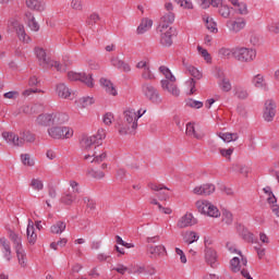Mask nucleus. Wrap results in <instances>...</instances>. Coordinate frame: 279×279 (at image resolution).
<instances>
[{"label":"nucleus","mask_w":279,"mask_h":279,"mask_svg":"<svg viewBox=\"0 0 279 279\" xmlns=\"http://www.w3.org/2000/svg\"><path fill=\"white\" fill-rule=\"evenodd\" d=\"M15 252H16L19 265H21V267H27V254L25 253V250L17 248Z\"/></svg>","instance_id":"4c0bfd02"},{"label":"nucleus","mask_w":279,"mask_h":279,"mask_svg":"<svg viewBox=\"0 0 279 279\" xmlns=\"http://www.w3.org/2000/svg\"><path fill=\"white\" fill-rule=\"evenodd\" d=\"M112 66H114V69H118L119 71H130V64L126 63L125 61L119 59V58H113L111 60Z\"/></svg>","instance_id":"2f4dec72"},{"label":"nucleus","mask_w":279,"mask_h":279,"mask_svg":"<svg viewBox=\"0 0 279 279\" xmlns=\"http://www.w3.org/2000/svg\"><path fill=\"white\" fill-rule=\"evenodd\" d=\"M234 10L241 16H247L250 14V9L247 8V3L240 1L235 7Z\"/></svg>","instance_id":"e433bc0d"},{"label":"nucleus","mask_w":279,"mask_h":279,"mask_svg":"<svg viewBox=\"0 0 279 279\" xmlns=\"http://www.w3.org/2000/svg\"><path fill=\"white\" fill-rule=\"evenodd\" d=\"M253 84H254V86H256V88H263V86H265V78L263 77V75L257 74L253 78Z\"/></svg>","instance_id":"4d7b16f0"},{"label":"nucleus","mask_w":279,"mask_h":279,"mask_svg":"<svg viewBox=\"0 0 279 279\" xmlns=\"http://www.w3.org/2000/svg\"><path fill=\"white\" fill-rule=\"evenodd\" d=\"M69 121L66 113H52V125H64Z\"/></svg>","instance_id":"c85d7f7f"},{"label":"nucleus","mask_w":279,"mask_h":279,"mask_svg":"<svg viewBox=\"0 0 279 279\" xmlns=\"http://www.w3.org/2000/svg\"><path fill=\"white\" fill-rule=\"evenodd\" d=\"M198 239L199 235H197L195 231H187L183 236V240L185 243H187V245L195 243V241H198Z\"/></svg>","instance_id":"58836bf2"},{"label":"nucleus","mask_w":279,"mask_h":279,"mask_svg":"<svg viewBox=\"0 0 279 279\" xmlns=\"http://www.w3.org/2000/svg\"><path fill=\"white\" fill-rule=\"evenodd\" d=\"M25 21L32 32H38L40 29V24H38L36 17L31 12L25 14Z\"/></svg>","instance_id":"393cba45"},{"label":"nucleus","mask_w":279,"mask_h":279,"mask_svg":"<svg viewBox=\"0 0 279 279\" xmlns=\"http://www.w3.org/2000/svg\"><path fill=\"white\" fill-rule=\"evenodd\" d=\"M235 97H238V99H247V97H250V94L247 93V90H245L242 87H235Z\"/></svg>","instance_id":"864d4df0"},{"label":"nucleus","mask_w":279,"mask_h":279,"mask_svg":"<svg viewBox=\"0 0 279 279\" xmlns=\"http://www.w3.org/2000/svg\"><path fill=\"white\" fill-rule=\"evenodd\" d=\"M215 76L220 80L219 86L223 93H230V90H232V84L230 80L226 78L223 72H216Z\"/></svg>","instance_id":"412c9836"},{"label":"nucleus","mask_w":279,"mask_h":279,"mask_svg":"<svg viewBox=\"0 0 279 279\" xmlns=\"http://www.w3.org/2000/svg\"><path fill=\"white\" fill-rule=\"evenodd\" d=\"M106 138V131L104 129H99L96 135L92 136H84L81 140V147L82 149H85V151H88V149H92V147H99L101 145V142Z\"/></svg>","instance_id":"20e7f679"},{"label":"nucleus","mask_w":279,"mask_h":279,"mask_svg":"<svg viewBox=\"0 0 279 279\" xmlns=\"http://www.w3.org/2000/svg\"><path fill=\"white\" fill-rule=\"evenodd\" d=\"M208 217H221V213L219 211V209L215 206L211 205L209 208V211L207 213Z\"/></svg>","instance_id":"69168bd1"},{"label":"nucleus","mask_w":279,"mask_h":279,"mask_svg":"<svg viewBox=\"0 0 279 279\" xmlns=\"http://www.w3.org/2000/svg\"><path fill=\"white\" fill-rule=\"evenodd\" d=\"M220 151V156H222L223 158H230L232 156V154L234 153V148H219Z\"/></svg>","instance_id":"338daca9"},{"label":"nucleus","mask_w":279,"mask_h":279,"mask_svg":"<svg viewBox=\"0 0 279 279\" xmlns=\"http://www.w3.org/2000/svg\"><path fill=\"white\" fill-rule=\"evenodd\" d=\"M161 73L166 77L161 80L162 90H167L173 97H180V89L178 88V85H175V76L173 73H171V71H162Z\"/></svg>","instance_id":"39448f33"},{"label":"nucleus","mask_w":279,"mask_h":279,"mask_svg":"<svg viewBox=\"0 0 279 279\" xmlns=\"http://www.w3.org/2000/svg\"><path fill=\"white\" fill-rule=\"evenodd\" d=\"M48 134L51 138L54 140H64L73 137V129L69 126H52L48 129Z\"/></svg>","instance_id":"0eeeda50"},{"label":"nucleus","mask_w":279,"mask_h":279,"mask_svg":"<svg viewBox=\"0 0 279 279\" xmlns=\"http://www.w3.org/2000/svg\"><path fill=\"white\" fill-rule=\"evenodd\" d=\"M227 27L231 34H239L247 27V21L245 17H236L227 22Z\"/></svg>","instance_id":"1a4fd4ad"},{"label":"nucleus","mask_w":279,"mask_h":279,"mask_svg":"<svg viewBox=\"0 0 279 279\" xmlns=\"http://www.w3.org/2000/svg\"><path fill=\"white\" fill-rule=\"evenodd\" d=\"M136 69H138L140 71H149L151 69V64L149 63V61H140L136 64Z\"/></svg>","instance_id":"680f3d73"},{"label":"nucleus","mask_w":279,"mask_h":279,"mask_svg":"<svg viewBox=\"0 0 279 279\" xmlns=\"http://www.w3.org/2000/svg\"><path fill=\"white\" fill-rule=\"evenodd\" d=\"M2 138L9 144L13 145L14 147H23V140L19 137V135L12 132H3Z\"/></svg>","instance_id":"4468645a"},{"label":"nucleus","mask_w":279,"mask_h":279,"mask_svg":"<svg viewBox=\"0 0 279 279\" xmlns=\"http://www.w3.org/2000/svg\"><path fill=\"white\" fill-rule=\"evenodd\" d=\"M77 199L76 195H73L69 192L63 193L61 198H60V203L64 204V206H71L73 204V202H75Z\"/></svg>","instance_id":"f704fd0d"},{"label":"nucleus","mask_w":279,"mask_h":279,"mask_svg":"<svg viewBox=\"0 0 279 279\" xmlns=\"http://www.w3.org/2000/svg\"><path fill=\"white\" fill-rule=\"evenodd\" d=\"M147 252L150 254V258H160L167 253V248L163 245H147Z\"/></svg>","instance_id":"4be33fe9"},{"label":"nucleus","mask_w":279,"mask_h":279,"mask_svg":"<svg viewBox=\"0 0 279 279\" xmlns=\"http://www.w3.org/2000/svg\"><path fill=\"white\" fill-rule=\"evenodd\" d=\"M185 133L187 136H194V138H197V140L202 138V135L195 132V125L191 122L186 124Z\"/></svg>","instance_id":"49530a36"},{"label":"nucleus","mask_w":279,"mask_h":279,"mask_svg":"<svg viewBox=\"0 0 279 279\" xmlns=\"http://www.w3.org/2000/svg\"><path fill=\"white\" fill-rule=\"evenodd\" d=\"M195 223H197V219L193 217V214H185L183 217L180 218L177 226L178 228L183 229L195 226Z\"/></svg>","instance_id":"6ab92c4d"},{"label":"nucleus","mask_w":279,"mask_h":279,"mask_svg":"<svg viewBox=\"0 0 279 279\" xmlns=\"http://www.w3.org/2000/svg\"><path fill=\"white\" fill-rule=\"evenodd\" d=\"M113 119H114V116L111 112H108L104 116L102 121L105 125H112Z\"/></svg>","instance_id":"774afa93"},{"label":"nucleus","mask_w":279,"mask_h":279,"mask_svg":"<svg viewBox=\"0 0 279 279\" xmlns=\"http://www.w3.org/2000/svg\"><path fill=\"white\" fill-rule=\"evenodd\" d=\"M210 206H213V204L208 203V201H197L196 202V208H197L198 213H201L202 215H208V213L210 210Z\"/></svg>","instance_id":"72a5a7b5"},{"label":"nucleus","mask_w":279,"mask_h":279,"mask_svg":"<svg viewBox=\"0 0 279 279\" xmlns=\"http://www.w3.org/2000/svg\"><path fill=\"white\" fill-rule=\"evenodd\" d=\"M222 221L223 223H226L227 226H232V221H233V218H232V213L228 211V210H225L222 213Z\"/></svg>","instance_id":"bf43d9fd"},{"label":"nucleus","mask_w":279,"mask_h":279,"mask_svg":"<svg viewBox=\"0 0 279 279\" xmlns=\"http://www.w3.org/2000/svg\"><path fill=\"white\" fill-rule=\"evenodd\" d=\"M207 243L208 242L205 241V260L215 269V267H217V251L208 247Z\"/></svg>","instance_id":"ddd939ff"},{"label":"nucleus","mask_w":279,"mask_h":279,"mask_svg":"<svg viewBox=\"0 0 279 279\" xmlns=\"http://www.w3.org/2000/svg\"><path fill=\"white\" fill-rule=\"evenodd\" d=\"M267 29L268 32H270V34H279V22L275 21L271 22L267 25Z\"/></svg>","instance_id":"052dcab7"},{"label":"nucleus","mask_w":279,"mask_h":279,"mask_svg":"<svg viewBox=\"0 0 279 279\" xmlns=\"http://www.w3.org/2000/svg\"><path fill=\"white\" fill-rule=\"evenodd\" d=\"M70 8L75 12H83L84 2H82V0H71Z\"/></svg>","instance_id":"09e8293b"},{"label":"nucleus","mask_w":279,"mask_h":279,"mask_svg":"<svg viewBox=\"0 0 279 279\" xmlns=\"http://www.w3.org/2000/svg\"><path fill=\"white\" fill-rule=\"evenodd\" d=\"M276 117V102L274 100H267L265 102L264 119L265 121H274Z\"/></svg>","instance_id":"2eb2a0df"},{"label":"nucleus","mask_w":279,"mask_h":279,"mask_svg":"<svg viewBox=\"0 0 279 279\" xmlns=\"http://www.w3.org/2000/svg\"><path fill=\"white\" fill-rule=\"evenodd\" d=\"M56 93L61 99H69L71 97V89L64 83L57 85Z\"/></svg>","instance_id":"bb28decb"},{"label":"nucleus","mask_w":279,"mask_h":279,"mask_svg":"<svg viewBox=\"0 0 279 279\" xmlns=\"http://www.w3.org/2000/svg\"><path fill=\"white\" fill-rule=\"evenodd\" d=\"M21 160L25 167H34L36 165V161L32 159V156H29V154H22Z\"/></svg>","instance_id":"de8ad7c7"},{"label":"nucleus","mask_w":279,"mask_h":279,"mask_svg":"<svg viewBox=\"0 0 279 279\" xmlns=\"http://www.w3.org/2000/svg\"><path fill=\"white\" fill-rule=\"evenodd\" d=\"M31 186L32 189H34L35 191H43V189H45V185L43 184V181L39 179H33L31 181Z\"/></svg>","instance_id":"6e6d98bb"},{"label":"nucleus","mask_w":279,"mask_h":279,"mask_svg":"<svg viewBox=\"0 0 279 279\" xmlns=\"http://www.w3.org/2000/svg\"><path fill=\"white\" fill-rule=\"evenodd\" d=\"M106 153L97 155V151H94L93 154L85 155L83 160H90L92 163L99 165L106 160Z\"/></svg>","instance_id":"a878e982"},{"label":"nucleus","mask_w":279,"mask_h":279,"mask_svg":"<svg viewBox=\"0 0 279 279\" xmlns=\"http://www.w3.org/2000/svg\"><path fill=\"white\" fill-rule=\"evenodd\" d=\"M219 137L225 141V143H232V141H239L238 133H220Z\"/></svg>","instance_id":"37998d69"},{"label":"nucleus","mask_w":279,"mask_h":279,"mask_svg":"<svg viewBox=\"0 0 279 279\" xmlns=\"http://www.w3.org/2000/svg\"><path fill=\"white\" fill-rule=\"evenodd\" d=\"M11 27L15 29L17 37L20 38V40H22V43H29V37L25 33V26H23V24L13 21L11 22Z\"/></svg>","instance_id":"a211bd4d"},{"label":"nucleus","mask_w":279,"mask_h":279,"mask_svg":"<svg viewBox=\"0 0 279 279\" xmlns=\"http://www.w3.org/2000/svg\"><path fill=\"white\" fill-rule=\"evenodd\" d=\"M99 21H101V16L99 15V13L94 12L87 17L86 25L87 27H94V25H97Z\"/></svg>","instance_id":"ea45409f"},{"label":"nucleus","mask_w":279,"mask_h":279,"mask_svg":"<svg viewBox=\"0 0 279 279\" xmlns=\"http://www.w3.org/2000/svg\"><path fill=\"white\" fill-rule=\"evenodd\" d=\"M160 35V45L162 47H171L173 45V28H163L159 31Z\"/></svg>","instance_id":"f8f14e48"},{"label":"nucleus","mask_w":279,"mask_h":279,"mask_svg":"<svg viewBox=\"0 0 279 279\" xmlns=\"http://www.w3.org/2000/svg\"><path fill=\"white\" fill-rule=\"evenodd\" d=\"M80 104L82 106V108H87V106H93V104H95V98L93 97H83L80 99Z\"/></svg>","instance_id":"13d9d810"},{"label":"nucleus","mask_w":279,"mask_h":279,"mask_svg":"<svg viewBox=\"0 0 279 279\" xmlns=\"http://www.w3.org/2000/svg\"><path fill=\"white\" fill-rule=\"evenodd\" d=\"M150 204H153V206H157L158 209L160 210V213H162L163 215H171V213H173V210H171V208L169 207H163L158 199L156 198H151L150 199Z\"/></svg>","instance_id":"c03bdc74"},{"label":"nucleus","mask_w":279,"mask_h":279,"mask_svg":"<svg viewBox=\"0 0 279 279\" xmlns=\"http://www.w3.org/2000/svg\"><path fill=\"white\" fill-rule=\"evenodd\" d=\"M218 13L220 14V16H222V19H230V7L228 4H221Z\"/></svg>","instance_id":"3c124183"},{"label":"nucleus","mask_w":279,"mask_h":279,"mask_svg":"<svg viewBox=\"0 0 279 279\" xmlns=\"http://www.w3.org/2000/svg\"><path fill=\"white\" fill-rule=\"evenodd\" d=\"M26 8L34 12H45L47 10V3L43 0H26Z\"/></svg>","instance_id":"f3484780"},{"label":"nucleus","mask_w":279,"mask_h":279,"mask_svg":"<svg viewBox=\"0 0 279 279\" xmlns=\"http://www.w3.org/2000/svg\"><path fill=\"white\" fill-rule=\"evenodd\" d=\"M197 51H198V56H201V58H203V60L207 64H211L213 63V56L210 54V52H208V50H206L202 46H197Z\"/></svg>","instance_id":"c9c22d12"},{"label":"nucleus","mask_w":279,"mask_h":279,"mask_svg":"<svg viewBox=\"0 0 279 279\" xmlns=\"http://www.w3.org/2000/svg\"><path fill=\"white\" fill-rule=\"evenodd\" d=\"M87 175H89V178H94L95 180H101L106 178V173H104V171L95 169L87 170Z\"/></svg>","instance_id":"a18cd8bd"},{"label":"nucleus","mask_w":279,"mask_h":279,"mask_svg":"<svg viewBox=\"0 0 279 279\" xmlns=\"http://www.w3.org/2000/svg\"><path fill=\"white\" fill-rule=\"evenodd\" d=\"M187 106L190 108H196V110H199V108H204V102L199 100L190 99Z\"/></svg>","instance_id":"0e129e2a"},{"label":"nucleus","mask_w":279,"mask_h":279,"mask_svg":"<svg viewBox=\"0 0 279 279\" xmlns=\"http://www.w3.org/2000/svg\"><path fill=\"white\" fill-rule=\"evenodd\" d=\"M66 230V222L59 220L50 227V232L52 234H62Z\"/></svg>","instance_id":"7c9ffc66"},{"label":"nucleus","mask_w":279,"mask_h":279,"mask_svg":"<svg viewBox=\"0 0 279 279\" xmlns=\"http://www.w3.org/2000/svg\"><path fill=\"white\" fill-rule=\"evenodd\" d=\"M66 75L70 82H82L85 86H88V88L95 86V80H93L92 73L70 71Z\"/></svg>","instance_id":"423d86ee"},{"label":"nucleus","mask_w":279,"mask_h":279,"mask_svg":"<svg viewBox=\"0 0 279 279\" xmlns=\"http://www.w3.org/2000/svg\"><path fill=\"white\" fill-rule=\"evenodd\" d=\"M239 257H233L230 260V270L233 274H239V271H241V267H247V257L243 256V253H241V251L238 252Z\"/></svg>","instance_id":"9b49d317"},{"label":"nucleus","mask_w":279,"mask_h":279,"mask_svg":"<svg viewBox=\"0 0 279 279\" xmlns=\"http://www.w3.org/2000/svg\"><path fill=\"white\" fill-rule=\"evenodd\" d=\"M203 21L208 32H211V34H217V32H219V28H217V22H215V19H213L209 15H204Z\"/></svg>","instance_id":"cd10ccee"},{"label":"nucleus","mask_w":279,"mask_h":279,"mask_svg":"<svg viewBox=\"0 0 279 279\" xmlns=\"http://www.w3.org/2000/svg\"><path fill=\"white\" fill-rule=\"evenodd\" d=\"M36 123L38 125H43L44 128H49V125H53V113L39 114L36 119Z\"/></svg>","instance_id":"b1692460"},{"label":"nucleus","mask_w":279,"mask_h":279,"mask_svg":"<svg viewBox=\"0 0 279 279\" xmlns=\"http://www.w3.org/2000/svg\"><path fill=\"white\" fill-rule=\"evenodd\" d=\"M218 54L220 58H230L231 56H234V48H220Z\"/></svg>","instance_id":"603ef678"},{"label":"nucleus","mask_w":279,"mask_h":279,"mask_svg":"<svg viewBox=\"0 0 279 279\" xmlns=\"http://www.w3.org/2000/svg\"><path fill=\"white\" fill-rule=\"evenodd\" d=\"M151 27H154V20L149 17H143L141 20L140 25L136 28V34H138L140 36H143V34H147V32H149Z\"/></svg>","instance_id":"dca6fc26"},{"label":"nucleus","mask_w":279,"mask_h":279,"mask_svg":"<svg viewBox=\"0 0 279 279\" xmlns=\"http://www.w3.org/2000/svg\"><path fill=\"white\" fill-rule=\"evenodd\" d=\"M20 141H22V145L26 143H34L36 141V135L29 131H24L21 133Z\"/></svg>","instance_id":"a19ab883"},{"label":"nucleus","mask_w":279,"mask_h":279,"mask_svg":"<svg viewBox=\"0 0 279 279\" xmlns=\"http://www.w3.org/2000/svg\"><path fill=\"white\" fill-rule=\"evenodd\" d=\"M10 239L15 245V251L23 250L22 240H21V236H19V234H16L14 231H11Z\"/></svg>","instance_id":"79ce46f5"},{"label":"nucleus","mask_w":279,"mask_h":279,"mask_svg":"<svg viewBox=\"0 0 279 279\" xmlns=\"http://www.w3.org/2000/svg\"><path fill=\"white\" fill-rule=\"evenodd\" d=\"M142 93L149 101H151V104H162L160 93L151 84L142 85Z\"/></svg>","instance_id":"6e6552de"},{"label":"nucleus","mask_w":279,"mask_h":279,"mask_svg":"<svg viewBox=\"0 0 279 279\" xmlns=\"http://www.w3.org/2000/svg\"><path fill=\"white\" fill-rule=\"evenodd\" d=\"M180 8H183V10H194L195 5L193 4V1L191 0H181Z\"/></svg>","instance_id":"e2e57ef3"},{"label":"nucleus","mask_w":279,"mask_h":279,"mask_svg":"<svg viewBox=\"0 0 279 279\" xmlns=\"http://www.w3.org/2000/svg\"><path fill=\"white\" fill-rule=\"evenodd\" d=\"M239 232L243 241H245L246 243H254V233L250 232L247 228L240 227Z\"/></svg>","instance_id":"473e14b6"},{"label":"nucleus","mask_w":279,"mask_h":279,"mask_svg":"<svg viewBox=\"0 0 279 279\" xmlns=\"http://www.w3.org/2000/svg\"><path fill=\"white\" fill-rule=\"evenodd\" d=\"M35 56L38 59L40 66L44 69H56L57 71H64V65L49 57L43 48L35 49Z\"/></svg>","instance_id":"f03ea898"},{"label":"nucleus","mask_w":279,"mask_h":279,"mask_svg":"<svg viewBox=\"0 0 279 279\" xmlns=\"http://www.w3.org/2000/svg\"><path fill=\"white\" fill-rule=\"evenodd\" d=\"M100 86L104 88V90L108 95H112V97H117L118 92H117V88L114 87V84H112V81H110L106 77H101L100 78Z\"/></svg>","instance_id":"aec40b11"},{"label":"nucleus","mask_w":279,"mask_h":279,"mask_svg":"<svg viewBox=\"0 0 279 279\" xmlns=\"http://www.w3.org/2000/svg\"><path fill=\"white\" fill-rule=\"evenodd\" d=\"M215 191V185L210 183L203 184L201 186H196L193 190L194 195H213Z\"/></svg>","instance_id":"5701e85b"},{"label":"nucleus","mask_w":279,"mask_h":279,"mask_svg":"<svg viewBox=\"0 0 279 279\" xmlns=\"http://www.w3.org/2000/svg\"><path fill=\"white\" fill-rule=\"evenodd\" d=\"M83 202L86 205V208H88L89 210H95V208H97V202L88 196H85L83 198Z\"/></svg>","instance_id":"5fc2aeb1"},{"label":"nucleus","mask_w":279,"mask_h":279,"mask_svg":"<svg viewBox=\"0 0 279 279\" xmlns=\"http://www.w3.org/2000/svg\"><path fill=\"white\" fill-rule=\"evenodd\" d=\"M175 22L174 12H163L158 26V32H165V29L171 28V25Z\"/></svg>","instance_id":"9d476101"},{"label":"nucleus","mask_w":279,"mask_h":279,"mask_svg":"<svg viewBox=\"0 0 279 279\" xmlns=\"http://www.w3.org/2000/svg\"><path fill=\"white\" fill-rule=\"evenodd\" d=\"M26 234H27V241L29 245H35L38 239V235L36 234V229L34 228V225L27 226Z\"/></svg>","instance_id":"c756f323"},{"label":"nucleus","mask_w":279,"mask_h":279,"mask_svg":"<svg viewBox=\"0 0 279 279\" xmlns=\"http://www.w3.org/2000/svg\"><path fill=\"white\" fill-rule=\"evenodd\" d=\"M258 56L256 48H250L245 46L233 48V58L238 62L250 63L254 62Z\"/></svg>","instance_id":"f257e3e1"},{"label":"nucleus","mask_w":279,"mask_h":279,"mask_svg":"<svg viewBox=\"0 0 279 279\" xmlns=\"http://www.w3.org/2000/svg\"><path fill=\"white\" fill-rule=\"evenodd\" d=\"M264 193L268 195L267 202L268 204H276L278 199L276 198V195H274V192H271L270 186H266L263 189Z\"/></svg>","instance_id":"8fccbe9b"},{"label":"nucleus","mask_w":279,"mask_h":279,"mask_svg":"<svg viewBox=\"0 0 279 279\" xmlns=\"http://www.w3.org/2000/svg\"><path fill=\"white\" fill-rule=\"evenodd\" d=\"M142 114L137 116L134 110L124 111V120L128 126H122L119 129V134H132L136 128H138V119H141Z\"/></svg>","instance_id":"7ed1b4c3"}]
</instances>
